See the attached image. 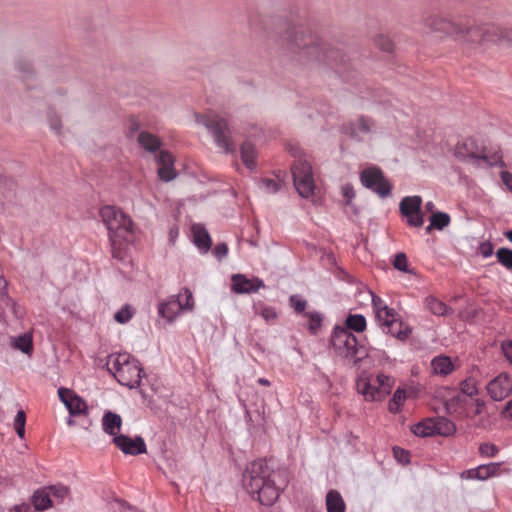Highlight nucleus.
I'll return each instance as SVG.
<instances>
[{
    "instance_id": "cd10ccee",
    "label": "nucleus",
    "mask_w": 512,
    "mask_h": 512,
    "mask_svg": "<svg viewBox=\"0 0 512 512\" xmlns=\"http://www.w3.org/2000/svg\"><path fill=\"white\" fill-rule=\"evenodd\" d=\"M241 159L244 165L249 169L253 170L256 167L255 157L256 149L255 146L250 142H244L240 148Z\"/></svg>"
},
{
    "instance_id": "423d86ee",
    "label": "nucleus",
    "mask_w": 512,
    "mask_h": 512,
    "mask_svg": "<svg viewBox=\"0 0 512 512\" xmlns=\"http://www.w3.org/2000/svg\"><path fill=\"white\" fill-rule=\"evenodd\" d=\"M197 121L208 129L220 151L226 154L235 151L232 130L225 119L209 114L199 117Z\"/></svg>"
},
{
    "instance_id": "e2e57ef3",
    "label": "nucleus",
    "mask_w": 512,
    "mask_h": 512,
    "mask_svg": "<svg viewBox=\"0 0 512 512\" xmlns=\"http://www.w3.org/2000/svg\"><path fill=\"white\" fill-rule=\"evenodd\" d=\"M501 180L512 191V173L508 171L501 172Z\"/></svg>"
},
{
    "instance_id": "3c124183",
    "label": "nucleus",
    "mask_w": 512,
    "mask_h": 512,
    "mask_svg": "<svg viewBox=\"0 0 512 512\" xmlns=\"http://www.w3.org/2000/svg\"><path fill=\"white\" fill-rule=\"evenodd\" d=\"M387 307L388 305L381 297L372 293V308L374 310L375 316L380 317V312L385 310Z\"/></svg>"
},
{
    "instance_id": "393cba45",
    "label": "nucleus",
    "mask_w": 512,
    "mask_h": 512,
    "mask_svg": "<svg viewBox=\"0 0 512 512\" xmlns=\"http://www.w3.org/2000/svg\"><path fill=\"white\" fill-rule=\"evenodd\" d=\"M422 198L418 195L404 197L399 205L400 212L403 216L415 214L421 210Z\"/></svg>"
},
{
    "instance_id": "864d4df0",
    "label": "nucleus",
    "mask_w": 512,
    "mask_h": 512,
    "mask_svg": "<svg viewBox=\"0 0 512 512\" xmlns=\"http://www.w3.org/2000/svg\"><path fill=\"white\" fill-rule=\"evenodd\" d=\"M393 453H394V456L395 458L403 463V464H407L410 462V453L400 447H394L393 448Z\"/></svg>"
},
{
    "instance_id": "052dcab7",
    "label": "nucleus",
    "mask_w": 512,
    "mask_h": 512,
    "mask_svg": "<svg viewBox=\"0 0 512 512\" xmlns=\"http://www.w3.org/2000/svg\"><path fill=\"white\" fill-rule=\"evenodd\" d=\"M461 478L466 480H478L477 467L463 471Z\"/></svg>"
},
{
    "instance_id": "4c0bfd02",
    "label": "nucleus",
    "mask_w": 512,
    "mask_h": 512,
    "mask_svg": "<svg viewBox=\"0 0 512 512\" xmlns=\"http://www.w3.org/2000/svg\"><path fill=\"white\" fill-rule=\"evenodd\" d=\"M308 318V329L312 334H317L322 326L323 316L317 311L308 312L305 314Z\"/></svg>"
},
{
    "instance_id": "a19ab883",
    "label": "nucleus",
    "mask_w": 512,
    "mask_h": 512,
    "mask_svg": "<svg viewBox=\"0 0 512 512\" xmlns=\"http://www.w3.org/2000/svg\"><path fill=\"white\" fill-rule=\"evenodd\" d=\"M374 126V123L371 119L361 117L359 118L354 125V133L366 135L369 134Z\"/></svg>"
},
{
    "instance_id": "13d9d810",
    "label": "nucleus",
    "mask_w": 512,
    "mask_h": 512,
    "mask_svg": "<svg viewBox=\"0 0 512 512\" xmlns=\"http://www.w3.org/2000/svg\"><path fill=\"white\" fill-rule=\"evenodd\" d=\"M478 252L483 258H488V257L492 256L493 246H492L491 242L485 241V242L480 243Z\"/></svg>"
},
{
    "instance_id": "bf43d9fd",
    "label": "nucleus",
    "mask_w": 512,
    "mask_h": 512,
    "mask_svg": "<svg viewBox=\"0 0 512 512\" xmlns=\"http://www.w3.org/2000/svg\"><path fill=\"white\" fill-rule=\"evenodd\" d=\"M213 254L219 260L223 259L228 254V246L226 243H218L213 250Z\"/></svg>"
},
{
    "instance_id": "aec40b11",
    "label": "nucleus",
    "mask_w": 512,
    "mask_h": 512,
    "mask_svg": "<svg viewBox=\"0 0 512 512\" xmlns=\"http://www.w3.org/2000/svg\"><path fill=\"white\" fill-rule=\"evenodd\" d=\"M454 368V364L448 356L440 355L431 360V369L436 375L447 376L454 371Z\"/></svg>"
},
{
    "instance_id": "6e6d98bb",
    "label": "nucleus",
    "mask_w": 512,
    "mask_h": 512,
    "mask_svg": "<svg viewBox=\"0 0 512 512\" xmlns=\"http://www.w3.org/2000/svg\"><path fill=\"white\" fill-rule=\"evenodd\" d=\"M76 394L73 393L70 389L68 388H59L58 389V396H59V399L61 400V402L65 405V407L67 408L68 405H69V399L70 398H73V396H75Z\"/></svg>"
},
{
    "instance_id": "f3484780",
    "label": "nucleus",
    "mask_w": 512,
    "mask_h": 512,
    "mask_svg": "<svg viewBox=\"0 0 512 512\" xmlns=\"http://www.w3.org/2000/svg\"><path fill=\"white\" fill-rule=\"evenodd\" d=\"M455 155L461 160L481 159L487 161L485 155L478 153L476 142L472 138L465 139L461 144H458L455 149Z\"/></svg>"
},
{
    "instance_id": "37998d69",
    "label": "nucleus",
    "mask_w": 512,
    "mask_h": 512,
    "mask_svg": "<svg viewBox=\"0 0 512 512\" xmlns=\"http://www.w3.org/2000/svg\"><path fill=\"white\" fill-rule=\"evenodd\" d=\"M498 262L505 268L512 270V250L509 248H499L496 252Z\"/></svg>"
},
{
    "instance_id": "1a4fd4ad",
    "label": "nucleus",
    "mask_w": 512,
    "mask_h": 512,
    "mask_svg": "<svg viewBox=\"0 0 512 512\" xmlns=\"http://www.w3.org/2000/svg\"><path fill=\"white\" fill-rule=\"evenodd\" d=\"M379 326L385 334H389L400 341H405L412 333L411 327L396 318L393 308L387 307L380 312V317L375 316Z\"/></svg>"
},
{
    "instance_id": "79ce46f5",
    "label": "nucleus",
    "mask_w": 512,
    "mask_h": 512,
    "mask_svg": "<svg viewBox=\"0 0 512 512\" xmlns=\"http://www.w3.org/2000/svg\"><path fill=\"white\" fill-rule=\"evenodd\" d=\"M256 314L262 316L267 322L277 318V312L274 307L259 303L254 306Z\"/></svg>"
},
{
    "instance_id": "a18cd8bd",
    "label": "nucleus",
    "mask_w": 512,
    "mask_h": 512,
    "mask_svg": "<svg viewBox=\"0 0 512 512\" xmlns=\"http://www.w3.org/2000/svg\"><path fill=\"white\" fill-rule=\"evenodd\" d=\"M26 416L23 410H19L14 418V429L20 438L25 435Z\"/></svg>"
},
{
    "instance_id": "c756f323",
    "label": "nucleus",
    "mask_w": 512,
    "mask_h": 512,
    "mask_svg": "<svg viewBox=\"0 0 512 512\" xmlns=\"http://www.w3.org/2000/svg\"><path fill=\"white\" fill-rule=\"evenodd\" d=\"M345 325L348 331L361 333L366 329L367 321L362 314H350L345 320Z\"/></svg>"
},
{
    "instance_id": "7ed1b4c3",
    "label": "nucleus",
    "mask_w": 512,
    "mask_h": 512,
    "mask_svg": "<svg viewBox=\"0 0 512 512\" xmlns=\"http://www.w3.org/2000/svg\"><path fill=\"white\" fill-rule=\"evenodd\" d=\"M100 215L108 230L112 256L123 260L125 247L133 236V221L120 209L110 205L102 207Z\"/></svg>"
},
{
    "instance_id": "7c9ffc66",
    "label": "nucleus",
    "mask_w": 512,
    "mask_h": 512,
    "mask_svg": "<svg viewBox=\"0 0 512 512\" xmlns=\"http://www.w3.org/2000/svg\"><path fill=\"white\" fill-rule=\"evenodd\" d=\"M376 387L379 391V399L380 401L385 399L387 395L391 393L393 380L384 373H379L375 379Z\"/></svg>"
},
{
    "instance_id": "ea45409f",
    "label": "nucleus",
    "mask_w": 512,
    "mask_h": 512,
    "mask_svg": "<svg viewBox=\"0 0 512 512\" xmlns=\"http://www.w3.org/2000/svg\"><path fill=\"white\" fill-rule=\"evenodd\" d=\"M450 216L445 212L433 213L430 217L431 226L438 230L444 229L450 223Z\"/></svg>"
},
{
    "instance_id": "f8f14e48",
    "label": "nucleus",
    "mask_w": 512,
    "mask_h": 512,
    "mask_svg": "<svg viewBox=\"0 0 512 512\" xmlns=\"http://www.w3.org/2000/svg\"><path fill=\"white\" fill-rule=\"evenodd\" d=\"M113 443L119 448L124 454L139 455L146 453L147 447L144 439L140 436L130 438L126 435H118L113 438Z\"/></svg>"
},
{
    "instance_id": "0eeeda50",
    "label": "nucleus",
    "mask_w": 512,
    "mask_h": 512,
    "mask_svg": "<svg viewBox=\"0 0 512 512\" xmlns=\"http://www.w3.org/2000/svg\"><path fill=\"white\" fill-rule=\"evenodd\" d=\"M293 182L298 194L302 198H310L314 195L315 183L312 166L303 159H298L292 168Z\"/></svg>"
},
{
    "instance_id": "4be33fe9",
    "label": "nucleus",
    "mask_w": 512,
    "mask_h": 512,
    "mask_svg": "<svg viewBox=\"0 0 512 512\" xmlns=\"http://www.w3.org/2000/svg\"><path fill=\"white\" fill-rule=\"evenodd\" d=\"M138 144L147 152H156L161 147L160 139L147 131H141L137 136Z\"/></svg>"
},
{
    "instance_id": "a878e982",
    "label": "nucleus",
    "mask_w": 512,
    "mask_h": 512,
    "mask_svg": "<svg viewBox=\"0 0 512 512\" xmlns=\"http://www.w3.org/2000/svg\"><path fill=\"white\" fill-rule=\"evenodd\" d=\"M412 433L419 437H431L435 435L434 418H426L411 427Z\"/></svg>"
},
{
    "instance_id": "09e8293b",
    "label": "nucleus",
    "mask_w": 512,
    "mask_h": 512,
    "mask_svg": "<svg viewBox=\"0 0 512 512\" xmlns=\"http://www.w3.org/2000/svg\"><path fill=\"white\" fill-rule=\"evenodd\" d=\"M499 452V448L491 443H482L479 446V453L485 457H494Z\"/></svg>"
},
{
    "instance_id": "774afa93",
    "label": "nucleus",
    "mask_w": 512,
    "mask_h": 512,
    "mask_svg": "<svg viewBox=\"0 0 512 512\" xmlns=\"http://www.w3.org/2000/svg\"><path fill=\"white\" fill-rule=\"evenodd\" d=\"M505 416L506 418L512 420V400H510L505 407Z\"/></svg>"
},
{
    "instance_id": "5701e85b",
    "label": "nucleus",
    "mask_w": 512,
    "mask_h": 512,
    "mask_svg": "<svg viewBox=\"0 0 512 512\" xmlns=\"http://www.w3.org/2000/svg\"><path fill=\"white\" fill-rule=\"evenodd\" d=\"M31 502L37 511H44L53 506V500L46 488L36 490L32 495Z\"/></svg>"
},
{
    "instance_id": "a211bd4d",
    "label": "nucleus",
    "mask_w": 512,
    "mask_h": 512,
    "mask_svg": "<svg viewBox=\"0 0 512 512\" xmlns=\"http://www.w3.org/2000/svg\"><path fill=\"white\" fill-rule=\"evenodd\" d=\"M193 242L201 253H207L212 245L210 235L203 224L196 223L191 227Z\"/></svg>"
},
{
    "instance_id": "f257e3e1",
    "label": "nucleus",
    "mask_w": 512,
    "mask_h": 512,
    "mask_svg": "<svg viewBox=\"0 0 512 512\" xmlns=\"http://www.w3.org/2000/svg\"><path fill=\"white\" fill-rule=\"evenodd\" d=\"M281 48L284 54L301 64L323 62L336 68L341 75L343 73L338 65L344 63V54L321 43L316 34L307 32L302 27L286 31L281 37Z\"/></svg>"
},
{
    "instance_id": "473e14b6",
    "label": "nucleus",
    "mask_w": 512,
    "mask_h": 512,
    "mask_svg": "<svg viewBox=\"0 0 512 512\" xmlns=\"http://www.w3.org/2000/svg\"><path fill=\"white\" fill-rule=\"evenodd\" d=\"M67 409L71 416H79L82 414H87L88 407L86 402L80 396L75 395L73 398L69 399V405Z\"/></svg>"
},
{
    "instance_id": "dca6fc26",
    "label": "nucleus",
    "mask_w": 512,
    "mask_h": 512,
    "mask_svg": "<svg viewBox=\"0 0 512 512\" xmlns=\"http://www.w3.org/2000/svg\"><path fill=\"white\" fill-rule=\"evenodd\" d=\"M356 388L359 394L363 395L366 401H380L379 391L368 375L362 374L356 381Z\"/></svg>"
},
{
    "instance_id": "2f4dec72",
    "label": "nucleus",
    "mask_w": 512,
    "mask_h": 512,
    "mask_svg": "<svg viewBox=\"0 0 512 512\" xmlns=\"http://www.w3.org/2000/svg\"><path fill=\"white\" fill-rule=\"evenodd\" d=\"M501 463L490 462L477 466L478 480L484 481L499 474Z\"/></svg>"
},
{
    "instance_id": "e433bc0d",
    "label": "nucleus",
    "mask_w": 512,
    "mask_h": 512,
    "mask_svg": "<svg viewBox=\"0 0 512 512\" xmlns=\"http://www.w3.org/2000/svg\"><path fill=\"white\" fill-rule=\"evenodd\" d=\"M176 296H179L180 304L183 306L184 311H192L194 309V297L189 288H182Z\"/></svg>"
},
{
    "instance_id": "f03ea898",
    "label": "nucleus",
    "mask_w": 512,
    "mask_h": 512,
    "mask_svg": "<svg viewBox=\"0 0 512 512\" xmlns=\"http://www.w3.org/2000/svg\"><path fill=\"white\" fill-rule=\"evenodd\" d=\"M244 489L264 506H272L289 484V472L274 468L265 459L252 461L242 475Z\"/></svg>"
},
{
    "instance_id": "338daca9",
    "label": "nucleus",
    "mask_w": 512,
    "mask_h": 512,
    "mask_svg": "<svg viewBox=\"0 0 512 512\" xmlns=\"http://www.w3.org/2000/svg\"><path fill=\"white\" fill-rule=\"evenodd\" d=\"M31 510V507L29 504L22 503L20 505H16L14 507L15 512H29Z\"/></svg>"
},
{
    "instance_id": "680f3d73",
    "label": "nucleus",
    "mask_w": 512,
    "mask_h": 512,
    "mask_svg": "<svg viewBox=\"0 0 512 512\" xmlns=\"http://www.w3.org/2000/svg\"><path fill=\"white\" fill-rule=\"evenodd\" d=\"M502 351L506 359L512 364V340L502 343Z\"/></svg>"
},
{
    "instance_id": "72a5a7b5",
    "label": "nucleus",
    "mask_w": 512,
    "mask_h": 512,
    "mask_svg": "<svg viewBox=\"0 0 512 512\" xmlns=\"http://www.w3.org/2000/svg\"><path fill=\"white\" fill-rule=\"evenodd\" d=\"M406 400V390L397 388L389 400L388 409L391 413H398Z\"/></svg>"
},
{
    "instance_id": "f704fd0d",
    "label": "nucleus",
    "mask_w": 512,
    "mask_h": 512,
    "mask_svg": "<svg viewBox=\"0 0 512 512\" xmlns=\"http://www.w3.org/2000/svg\"><path fill=\"white\" fill-rule=\"evenodd\" d=\"M12 346L25 354H30L33 350V341L31 335H19L13 339Z\"/></svg>"
},
{
    "instance_id": "6ab92c4d",
    "label": "nucleus",
    "mask_w": 512,
    "mask_h": 512,
    "mask_svg": "<svg viewBox=\"0 0 512 512\" xmlns=\"http://www.w3.org/2000/svg\"><path fill=\"white\" fill-rule=\"evenodd\" d=\"M122 425V418L119 414L107 411L102 417V429L111 436H118Z\"/></svg>"
},
{
    "instance_id": "6e6552de",
    "label": "nucleus",
    "mask_w": 512,
    "mask_h": 512,
    "mask_svg": "<svg viewBox=\"0 0 512 512\" xmlns=\"http://www.w3.org/2000/svg\"><path fill=\"white\" fill-rule=\"evenodd\" d=\"M360 181L365 188L371 190L382 199L391 195L392 185L377 166H370L362 170Z\"/></svg>"
},
{
    "instance_id": "49530a36",
    "label": "nucleus",
    "mask_w": 512,
    "mask_h": 512,
    "mask_svg": "<svg viewBox=\"0 0 512 512\" xmlns=\"http://www.w3.org/2000/svg\"><path fill=\"white\" fill-rule=\"evenodd\" d=\"M260 185L263 187L265 192L269 194H275L280 190V184L271 178H262L260 180Z\"/></svg>"
},
{
    "instance_id": "20e7f679",
    "label": "nucleus",
    "mask_w": 512,
    "mask_h": 512,
    "mask_svg": "<svg viewBox=\"0 0 512 512\" xmlns=\"http://www.w3.org/2000/svg\"><path fill=\"white\" fill-rule=\"evenodd\" d=\"M106 366L117 382L130 389L141 383L142 367L137 359L128 353H113L107 357Z\"/></svg>"
},
{
    "instance_id": "0e129e2a",
    "label": "nucleus",
    "mask_w": 512,
    "mask_h": 512,
    "mask_svg": "<svg viewBox=\"0 0 512 512\" xmlns=\"http://www.w3.org/2000/svg\"><path fill=\"white\" fill-rule=\"evenodd\" d=\"M16 69L20 72V73H30L31 72V67H30V63H27L25 61H20L16 64Z\"/></svg>"
},
{
    "instance_id": "2eb2a0df",
    "label": "nucleus",
    "mask_w": 512,
    "mask_h": 512,
    "mask_svg": "<svg viewBox=\"0 0 512 512\" xmlns=\"http://www.w3.org/2000/svg\"><path fill=\"white\" fill-rule=\"evenodd\" d=\"M181 312H184L180 304L179 296L171 295L158 305V315L167 322H173Z\"/></svg>"
},
{
    "instance_id": "5fc2aeb1",
    "label": "nucleus",
    "mask_w": 512,
    "mask_h": 512,
    "mask_svg": "<svg viewBox=\"0 0 512 512\" xmlns=\"http://www.w3.org/2000/svg\"><path fill=\"white\" fill-rule=\"evenodd\" d=\"M375 43L377 46L380 47V49H382L383 51H386V52H390L392 51L393 49V43L391 42V40L386 37V36H379L376 40H375Z\"/></svg>"
},
{
    "instance_id": "c03bdc74",
    "label": "nucleus",
    "mask_w": 512,
    "mask_h": 512,
    "mask_svg": "<svg viewBox=\"0 0 512 512\" xmlns=\"http://www.w3.org/2000/svg\"><path fill=\"white\" fill-rule=\"evenodd\" d=\"M133 314H134L133 308L130 305L126 304L125 306H123L120 310H118L115 313L114 319L120 324H126L127 322H129L131 320V318L133 317Z\"/></svg>"
},
{
    "instance_id": "69168bd1",
    "label": "nucleus",
    "mask_w": 512,
    "mask_h": 512,
    "mask_svg": "<svg viewBox=\"0 0 512 512\" xmlns=\"http://www.w3.org/2000/svg\"><path fill=\"white\" fill-rule=\"evenodd\" d=\"M50 128L55 131L57 134L60 132L61 122L57 117H53L49 121Z\"/></svg>"
},
{
    "instance_id": "9d476101",
    "label": "nucleus",
    "mask_w": 512,
    "mask_h": 512,
    "mask_svg": "<svg viewBox=\"0 0 512 512\" xmlns=\"http://www.w3.org/2000/svg\"><path fill=\"white\" fill-rule=\"evenodd\" d=\"M464 40L469 42H499L506 38L508 41H512V31L509 33H503L498 27L486 25L483 27H470L466 30L463 35Z\"/></svg>"
},
{
    "instance_id": "8fccbe9b",
    "label": "nucleus",
    "mask_w": 512,
    "mask_h": 512,
    "mask_svg": "<svg viewBox=\"0 0 512 512\" xmlns=\"http://www.w3.org/2000/svg\"><path fill=\"white\" fill-rule=\"evenodd\" d=\"M289 302H290V305L295 310V312H297V313H303L306 308V305H307L306 300L302 299L301 297H299L297 295H291L289 298Z\"/></svg>"
},
{
    "instance_id": "c9c22d12",
    "label": "nucleus",
    "mask_w": 512,
    "mask_h": 512,
    "mask_svg": "<svg viewBox=\"0 0 512 512\" xmlns=\"http://www.w3.org/2000/svg\"><path fill=\"white\" fill-rule=\"evenodd\" d=\"M47 491H49L50 497L53 500V503H62L66 497H68L69 489L65 485H51L46 487Z\"/></svg>"
},
{
    "instance_id": "ddd939ff",
    "label": "nucleus",
    "mask_w": 512,
    "mask_h": 512,
    "mask_svg": "<svg viewBox=\"0 0 512 512\" xmlns=\"http://www.w3.org/2000/svg\"><path fill=\"white\" fill-rule=\"evenodd\" d=\"M232 291L236 294H250L257 292L260 288L264 287L263 280L259 278L248 279L243 274H234L231 277Z\"/></svg>"
},
{
    "instance_id": "58836bf2",
    "label": "nucleus",
    "mask_w": 512,
    "mask_h": 512,
    "mask_svg": "<svg viewBox=\"0 0 512 512\" xmlns=\"http://www.w3.org/2000/svg\"><path fill=\"white\" fill-rule=\"evenodd\" d=\"M459 388L463 394H465L469 397L476 396V395H478V392H479L477 381L473 377H468V378L464 379L463 381H461Z\"/></svg>"
},
{
    "instance_id": "4d7b16f0",
    "label": "nucleus",
    "mask_w": 512,
    "mask_h": 512,
    "mask_svg": "<svg viewBox=\"0 0 512 512\" xmlns=\"http://www.w3.org/2000/svg\"><path fill=\"white\" fill-rule=\"evenodd\" d=\"M341 192L343 197L346 200V204H349L353 198L355 197V191L353 185L350 183H346L341 187Z\"/></svg>"
},
{
    "instance_id": "39448f33",
    "label": "nucleus",
    "mask_w": 512,
    "mask_h": 512,
    "mask_svg": "<svg viewBox=\"0 0 512 512\" xmlns=\"http://www.w3.org/2000/svg\"><path fill=\"white\" fill-rule=\"evenodd\" d=\"M331 346L335 354L357 365L367 356V349L344 326H335L331 333Z\"/></svg>"
},
{
    "instance_id": "bb28decb",
    "label": "nucleus",
    "mask_w": 512,
    "mask_h": 512,
    "mask_svg": "<svg viewBox=\"0 0 512 512\" xmlns=\"http://www.w3.org/2000/svg\"><path fill=\"white\" fill-rule=\"evenodd\" d=\"M425 26L430 31H442L447 34L452 33L455 30V27L452 23L436 16L427 18L425 20Z\"/></svg>"
},
{
    "instance_id": "412c9836",
    "label": "nucleus",
    "mask_w": 512,
    "mask_h": 512,
    "mask_svg": "<svg viewBox=\"0 0 512 512\" xmlns=\"http://www.w3.org/2000/svg\"><path fill=\"white\" fill-rule=\"evenodd\" d=\"M425 307L436 316H446L453 312V309L447 306L444 302L437 299L433 295H428L424 299Z\"/></svg>"
},
{
    "instance_id": "c85d7f7f",
    "label": "nucleus",
    "mask_w": 512,
    "mask_h": 512,
    "mask_svg": "<svg viewBox=\"0 0 512 512\" xmlns=\"http://www.w3.org/2000/svg\"><path fill=\"white\" fill-rule=\"evenodd\" d=\"M435 422V435L440 436H451L456 431L455 424L446 417H436L434 418Z\"/></svg>"
},
{
    "instance_id": "4468645a",
    "label": "nucleus",
    "mask_w": 512,
    "mask_h": 512,
    "mask_svg": "<svg viewBox=\"0 0 512 512\" xmlns=\"http://www.w3.org/2000/svg\"><path fill=\"white\" fill-rule=\"evenodd\" d=\"M158 164V177L164 181L169 182L177 177V172L174 168L175 158L171 153L161 150L156 157Z\"/></svg>"
},
{
    "instance_id": "de8ad7c7",
    "label": "nucleus",
    "mask_w": 512,
    "mask_h": 512,
    "mask_svg": "<svg viewBox=\"0 0 512 512\" xmlns=\"http://www.w3.org/2000/svg\"><path fill=\"white\" fill-rule=\"evenodd\" d=\"M393 266L395 269L401 272H409L408 260L404 253L396 254L395 259L393 261Z\"/></svg>"
},
{
    "instance_id": "9b49d317",
    "label": "nucleus",
    "mask_w": 512,
    "mask_h": 512,
    "mask_svg": "<svg viewBox=\"0 0 512 512\" xmlns=\"http://www.w3.org/2000/svg\"><path fill=\"white\" fill-rule=\"evenodd\" d=\"M512 391V380L507 374H499L487 384V392L495 401L508 397Z\"/></svg>"
},
{
    "instance_id": "b1692460",
    "label": "nucleus",
    "mask_w": 512,
    "mask_h": 512,
    "mask_svg": "<svg viewBox=\"0 0 512 512\" xmlns=\"http://www.w3.org/2000/svg\"><path fill=\"white\" fill-rule=\"evenodd\" d=\"M326 509L327 512H345L346 505L337 490H329L326 494Z\"/></svg>"
},
{
    "instance_id": "603ef678",
    "label": "nucleus",
    "mask_w": 512,
    "mask_h": 512,
    "mask_svg": "<svg viewBox=\"0 0 512 512\" xmlns=\"http://www.w3.org/2000/svg\"><path fill=\"white\" fill-rule=\"evenodd\" d=\"M404 217H406L407 223L413 227H421L424 223L421 210L417 211L415 214L405 215Z\"/></svg>"
}]
</instances>
